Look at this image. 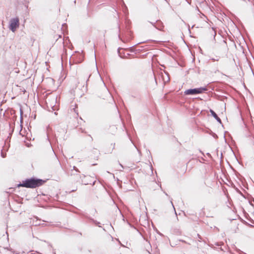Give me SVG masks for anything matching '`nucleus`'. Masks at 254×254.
<instances>
[{
  "label": "nucleus",
  "instance_id": "nucleus-4",
  "mask_svg": "<svg viewBox=\"0 0 254 254\" xmlns=\"http://www.w3.org/2000/svg\"><path fill=\"white\" fill-rule=\"evenodd\" d=\"M19 24L18 18H13L10 20L9 28L13 32H15L16 28L18 27Z\"/></svg>",
  "mask_w": 254,
  "mask_h": 254
},
{
  "label": "nucleus",
  "instance_id": "nucleus-5",
  "mask_svg": "<svg viewBox=\"0 0 254 254\" xmlns=\"http://www.w3.org/2000/svg\"><path fill=\"white\" fill-rule=\"evenodd\" d=\"M211 115L213 116V117L216 119L218 122H221L220 119L218 117L217 114L212 110H210V111Z\"/></svg>",
  "mask_w": 254,
  "mask_h": 254
},
{
  "label": "nucleus",
  "instance_id": "nucleus-3",
  "mask_svg": "<svg viewBox=\"0 0 254 254\" xmlns=\"http://www.w3.org/2000/svg\"><path fill=\"white\" fill-rule=\"evenodd\" d=\"M207 90V89L205 87H200L194 89H190L186 90L184 93L186 95H196L204 93Z\"/></svg>",
  "mask_w": 254,
  "mask_h": 254
},
{
  "label": "nucleus",
  "instance_id": "nucleus-1",
  "mask_svg": "<svg viewBox=\"0 0 254 254\" xmlns=\"http://www.w3.org/2000/svg\"><path fill=\"white\" fill-rule=\"evenodd\" d=\"M45 182V181L42 179L30 178L23 181L22 183L18 185L17 187L34 189L41 186Z\"/></svg>",
  "mask_w": 254,
  "mask_h": 254
},
{
  "label": "nucleus",
  "instance_id": "nucleus-6",
  "mask_svg": "<svg viewBox=\"0 0 254 254\" xmlns=\"http://www.w3.org/2000/svg\"><path fill=\"white\" fill-rule=\"evenodd\" d=\"M54 38H56L57 40H58L59 38H61V35L60 34H58L57 35H55L54 36Z\"/></svg>",
  "mask_w": 254,
  "mask_h": 254
},
{
  "label": "nucleus",
  "instance_id": "nucleus-7",
  "mask_svg": "<svg viewBox=\"0 0 254 254\" xmlns=\"http://www.w3.org/2000/svg\"><path fill=\"white\" fill-rule=\"evenodd\" d=\"M190 162H191V161L190 160V161H189L188 162L187 164H188L189 163H190Z\"/></svg>",
  "mask_w": 254,
  "mask_h": 254
},
{
  "label": "nucleus",
  "instance_id": "nucleus-2",
  "mask_svg": "<svg viewBox=\"0 0 254 254\" xmlns=\"http://www.w3.org/2000/svg\"><path fill=\"white\" fill-rule=\"evenodd\" d=\"M77 108V105L74 102H71L69 109L68 110V116L70 118L73 117V118L77 119L78 117V113L76 109Z\"/></svg>",
  "mask_w": 254,
  "mask_h": 254
}]
</instances>
